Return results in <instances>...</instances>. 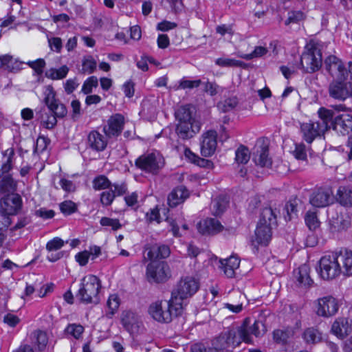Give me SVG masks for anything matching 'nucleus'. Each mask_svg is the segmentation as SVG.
Masks as SVG:
<instances>
[{
	"label": "nucleus",
	"mask_w": 352,
	"mask_h": 352,
	"mask_svg": "<svg viewBox=\"0 0 352 352\" xmlns=\"http://www.w3.org/2000/svg\"><path fill=\"white\" fill-rule=\"evenodd\" d=\"M249 324V319L245 318L243 324L238 329H232L221 333L212 341V345L219 352L232 351L242 341L250 343L246 327Z\"/></svg>",
	"instance_id": "f257e3e1"
},
{
	"label": "nucleus",
	"mask_w": 352,
	"mask_h": 352,
	"mask_svg": "<svg viewBox=\"0 0 352 352\" xmlns=\"http://www.w3.org/2000/svg\"><path fill=\"white\" fill-rule=\"evenodd\" d=\"M178 302L179 298L175 297H171L169 300H157L149 306L148 313L159 322H170L173 318L181 315L183 311V307Z\"/></svg>",
	"instance_id": "f03ea898"
},
{
	"label": "nucleus",
	"mask_w": 352,
	"mask_h": 352,
	"mask_svg": "<svg viewBox=\"0 0 352 352\" xmlns=\"http://www.w3.org/2000/svg\"><path fill=\"white\" fill-rule=\"evenodd\" d=\"M100 288L99 278L94 275H88L82 279L76 296L82 302L96 304L99 302L98 295Z\"/></svg>",
	"instance_id": "7ed1b4c3"
},
{
	"label": "nucleus",
	"mask_w": 352,
	"mask_h": 352,
	"mask_svg": "<svg viewBox=\"0 0 352 352\" xmlns=\"http://www.w3.org/2000/svg\"><path fill=\"white\" fill-rule=\"evenodd\" d=\"M322 64L320 50L316 44L310 42L305 47V52L302 54L300 65L305 72L313 73L320 69Z\"/></svg>",
	"instance_id": "20e7f679"
},
{
	"label": "nucleus",
	"mask_w": 352,
	"mask_h": 352,
	"mask_svg": "<svg viewBox=\"0 0 352 352\" xmlns=\"http://www.w3.org/2000/svg\"><path fill=\"white\" fill-rule=\"evenodd\" d=\"M199 289V283L190 276L181 278L176 288L172 292V298H179L178 303L184 307V300L191 297Z\"/></svg>",
	"instance_id": "39448f33"
},
{
	"label": "nucleus",
	"mask_w": 352,
	"mask_h": 352,
	"mask_svg": "<svg viewBox=\"0 0 352 352\" xmlns=\"http://www.w3.org/2000/svg\"><path fill=\"white\" fill-rule=\"evenodd\" d=\"M135 164L142 170L156 174L164 166V160L159 154L148 153L140 156L135 160Z\"/></svg>",
	"instance_id": "423d86ee"
},
{
	"label": "nucleus",
	"mask_w": 352,
	"mask_h": 352,
	"mask_svg": "<svg viewBox=\"0 0 352 352\" xmlns=\"http://www.w3.org/2000/svg\"><path fill=\"white\" fill-rule=\"evenodd\" d=\"M332 253L322 256L320 260V275L324 280L335 278L342 273V267L338 264Z\"/></svg>",
	"instance_id": "0eeeda50"
},
{
	"label": "nucleus",
	"mask_w": 352,
	"mask_h": 352,
	"mask_svg": "<svg viewBox=\"0 0 352 352\" xmlns=\"http://www.w3.org/2000/svg\"><path fill=\"white\" fill-rule=\"evenodd\" d=\"M346 78H335L330 82L328 88L329 96L338 100L344 101L352 97V83L346 82Z\"/></svg>",
	"instance_id": "6e6552de"
},
{
	"label": "nucleus",
	"mask_w": 352,
	"mask_h": 352,
	"mask_svg": "<svg viewBox=\"0 0 352 352\" xmlns=\"http://www.w3.org/2000/svg\"><path fill=\"white\" fill-rule=\"evenodd\" d=\"M146 276L149 281L162 283L170 277V270L166 262L153 261L147 265Z\"/></svg>",
	"instance_id": "1a4fd4ad"
},
{
	"label": "nucleus",
	"mask_w": 352,
	"mask_h": 352,
	"mask_svg": "<svg viewBox=\"0 0 352 352\" xmlns=\"http://www.w3.org/2000/svg\"><path fill=\"white\" fill-rule=\"evenodd\" d=\"M45 96L44 102L50 113L59 118H63L67 114L66 107L56 98V92L51 85L46 87Z\"/></svg>",
	"instance_id": "9d476101"
},
{
	"label": "nucleus",
	"mask_w": 352,
	"mask_h": 352,
	"mask_svg": "<svg viewBox=\"0 0 352 352\" xmlns=\"http://www.w3.org/2000/svg\"><path fill=\"white\" fill-rule=\"evenodd\" d=\"M300 130L303 140L307 143L311 144L317 137L324 134L326 126L323 122L318 123L316 121H309L301 123Z\"/></svg>",
	"instance_id": "9b49d317"
},
{
	"label": "nucleus",
	"mask_w": 352,
	"mask_h": 352,
	"mask_svg": "<svg viewBox=\"0 0 352 352\" xmlns=\"http://www.w3.org/2000/svg\"><path fill=\"white\" fill-rule=\"evenodd\" d=\"M351 225V217L345 212H334L329 220V230L333 235L346 232Z\"/></svg>",
	"instance_id": "f8f14e48"
},
{
	"label": "nucleus",
	"mask_w": 352,
	"mask_h": 352,
	"mask_svg": "<svg viewBox=\"0 0 352 352\" xmlns=\"http://www.w3.org/2000/svg\"><path fill=\"white\" fill-rule=\"evenodd\" d=\"M324 67L328 73L335 79L346 78L348 72L342 61L334 55L324 60Z\"/></svg>",
	"instance_id": "ddd939ff"
},
{
	"label": "nucleus",
	"mask_w": 352,
	"mask_h": 352,
	"mask_svg": "<svg viewBox=\"0 0 352 352\" xmlns=\"http://www.w3.org/2000/svg\"><path fill=\"white\" fill-rule=\"evenodd\" d=\"M124 125V117L116 113L109 118L107 124L103 126V132L107 138H117L121 134Z\"/></svg>",
	"instance_id": "4468645a"
},
{
	"label": "nucleus",
	"mask_w": 352,
	"mask_h": 352,
	"mask_svg": "<svg viewBox=\"0 0 352 352\" xmlns=\"http://www.w3.org/2000/svg\"><path fill=\"white\" fill-rule=\"evenodd\" d=\"M21 207V199L17 194H8L0 200V214L14 215Z\"/></svg>",
	"instance_id": "2eb2a0df"
},
{
	"label": "nucleus",
	"mask_w": 352,
	"mask_h": 352,
	"mask_svg": "<svg viewBox=\"0 0 352 352\" xmlns=\"http://www.w3.org/2000/svg\"><path fill=\"white\" fill-rule=\"evenodd\" d=\"M338 308L339 305L337 299L331 296H327L318 300L317 314L320 316H332L338 312Z\"/></svg>",
	"instance_id": "dca6fc26"
},
{
	"label": "nucleus",
	"mask_w": 352,
	"mask_h": 352,
	"mask_svg": "<svg viewBox=\"0 0 352 352\" xmlns=\"http://www.w3.org/2000/svg\"><path fill=\"white\" fill-rule=\"evenodd\" d=\"M333 201V191L330 188H320L310 196L309 203L314 207L322 208Z\"/></svg>",
	"instance_id": "f3484780"
},
{
	"label": "nucleus",
	"mask_w": 352,
	"mask_h": 352,
	"mask_svg": "<svg viewBox=\"0 0 352 352\" xmlns=\"http://www.w3.org/2000/svg\"><path fill=\"white\" fill-rule=\"evenodd\" d=\"M217 137L216 131L212 130L203 134L201 144V153L203 156L210 157L214 153L217 146Z\"/></svg>",
	"instance_id": "a211bd4d"
},
{
	"label": "nucleus",
	"mask_w": 352,
	"mask_h": 352,
	"mask_svg": "<svg viewBox=\"0 0 352 352\" xmlns=\"http://www.w3.org/2000/svg\"><path fill=\"white\" fill-rule=\"evenodd\" d=\"M333 129L342 134L348 135L352 131V116L349 113H342L335 116L331 122Z\"/></svg>",
	"instance_id": "6ab92c4d"
},
{
	"label": "nucleus",
	"mask_w": 352,
	"mask_h": 352,
	"mask_svg": "<svg viewBox=\"0 0 352 352\" xmlns=\"http://www.w3.org/2000/svg\"><path fill=\"white\" fill-rule=\"evenodd\" d=\"M200 129L201 124L199 121L177 124L176 133L180 138L187 140L192 138Z\"/></svg>",
	"instance_id": "aec40b11"
},
{
	"label": "nucleus",
	"mask_w": 352,
	"mask_h": 352,
	"mask_svg": "<svg viewBox=\"0 0 352 352\" xmlns=\"http://www.w3.org/2000/svg\"><path fill=\"white\" fill-rule=\"evenodd\" d=\"M331 253L336 254L335 258L342 267V273L347 276L352 275V251L344 250Z\"/></svg>",
	"instance_id": "412c9836"
},
{
	"label": "nucleus",
	"mask_w": 352,
	"mask_h": 352,
	"mask_svg": "<svg viewBox=\"0 0 352 352\" xmlns=\"http://www.w3.org/2000/svg\"><path fill=\"white\" fill-rule=\"evenodd\" d=\"M309 272L310 268L306 264L300 265L294 272V277L298 287L307 288L312 285L314 282L310 277Z\"/></svg>",
	"instance_id": "4be33fe9"
},
{
	"label": "nucleus",
	"mask_w": 352,
	"mask_h": 352,
	"mask_svg": "<svg viewBox=\"0 0 352 352\" xmlns=\"http://www.w3.org/2000/svg\"><path fill=\"white\" fill-rule=\"evenodd\" d=\"M121 322L124 327L129 332H133L140 326L139 316L131 310L124 311L121 316Z\"/></svg>",
	"instance_id": "5701e85b"
},
{
	"label": "nucleus",
	"mask_w": 352,
	"mask_h": 352,
	"mask_svg": "<svg viewBox=\"0 0 352 352\" xmlns=\"http://www.w3.org/2000/svg\"><path fill=\"white\" fill-rule=\"evenodd\" d=\"M189 196L187 188L184 186H179L174 188L168 195V204L173 208L183 203Z\"/></svg>",
	"instance_id": "b1692460"
},
{
	"label": "nucleus",
	"mask_w": 352,
	"mask_h": 352,
	"mask_svg": "<svg viewBox=\"0 0 352 352\" xmlns=\"http://www.w3.org/2000/svg\"><path fill=\"white\" fill-rule=\"evenodd\" d=\"M223 229V226L215 219H208L198 224L199 232L203 234H215Z\"/></svg>",
	"instance_id": "393cba45"
},
{
	"label": "nucleus",
	"mask_w": 352,
	"mask_h": 352,
	"mask_svg": "<svg viewBox=\"0 0 352 352\" xmlns=\"http://www.w3.org/2000/svg\"><path fill=\"white\" fill-rule=\"evenodd\" d=\"M89 146L96 151H104L107 145V138L97 131H91L87 137Z\"/></svg>",
	"instance_id": "a878e982"
},
{
	"label": "nucleus",
	"mask_w": 352,
	"mask_h": 352,
	"mask_svg": "<svg viewBox=\"0 0 352 352\" xmlns=\"http://www.w3.org/2000/svg\"><path fill=\"white\" fill-rule=\"evenodd\" d=\"M272 227L269 226L257 225L255 230V239L252 240L254 245L256 243L258 245H267L272 238Z\"/></svg>",
	"instance_id": "bb28decb"
},
{
	"label": "nucleus",
	"mask_w": 352,
	"mask_h": 352,
	"mask_svg": "<svg viewBox=\"0 0 352 352\" xmlns=\"http://www.w3.org/2000/svg\"><path fill=\"white\" fill-rule=\"evenodd\" d=\"M220 267L225 275L228 278H232L235 274V270L239 267L240 261L236 256H231L226 259H220Z\"/></svg>",
	"instance_id": "cd10ccee"
},
{
	"label": "nucleus",
	"mask_w": 352,
	"mask_h": 352,
	"mask_svg": "<svg viewBox=\"0 0 352 352\" xmlns=\"http://www.w3.org/2000/svg\"><path fill=\"white\" fill-rule=\"evenodd\" d=\"M351 325L348 319L344 318H338L332 324L331 331L337 337L344 338L351 332Z\"/></svg>",
	"instance_id": "c85d7f7f"
},
{
	"label": "nucleus",
	"mask_w": 352,
	"mask_h": 352,
	"mask_svg": "<svg viewBox=\"0 0 352 352\" xmlns=\"http://www.w3.org/2000/svg\"><path fill=\"white\" fill-rule=\"evenodd\" d=\"M336 199L344 207H352V186H340L337 190Z\"/></svg>",
	"instance_id": "c756f323"
},
{
	"label": "nucleus",
	"mask_w": 352,
	"mask_h": 352,
	"mask_svg": "<svg viewBox=\"0 0 352 352\" xmlns=\"http://www.w3.org/2000/svg\"><path fill=\"white\" fill-rule=\"evenodd\" d=\"M177 124L197 121L192 116V110L189 105L182 106L175 113Z\"/></svg>",
	"instance_id": "7c9ffc66"
},
{
	"label": "nucleus",
	"mask_w": 352,
	"mask_h": 352,
	"mask_svg": "<svg viewBox=\"0 0 352 352\" xmlns=\"http://www.w3.org/2000/svg\"><path fill=\"white\" fill-rule=\"evenodd\" d=\"M276 224V214L271 208H265L263 209L259 221L257 225L269 226L272 227Z\"/></svg>",
	"instance_id": "2f4dec72"
},
{
	"label": "nucleus",
	"mask_w": 352,
	"mask_h": 352,
	"mask_svg": "<svg viewBox=\"0 0 352 352\" xmlns=\"http://www.w3.org/2000/svg\"><path fill=\"white\" fill-rule=\"evenodd\" d=\"M256 152L257 155L254 158L255 163L261 167H270L272 165V160L269 157L268 147L263 145Z\"/></svg>",
	"instance_id": "473e14b6"
},
{
	"label": "nucleus",
	"mask_w": 352,
	"mask_h": 352,
	"mask_svg": "<svg viewBox=\"0 0 352 352\" xmlns=\"http://www.w3.org/2000/svg\"><path fill=\"white\" fill-rule=\"evenodd\" d=\"M229 200L226 196H219L211 204L212 213L215 216L221 215L226 210Z\"/></svg>",
	"instance_id": "72a5a7b5"
},
{
	"label": "nucleus",
	"mask_w": 352,
	"mask_h": 352,
	"mask_svg": "<svg viewBox=\"0 0 352 352\" xmlns=\"http://www.w3.org/2000/svg\"><path fill=\"white\" fill-rule=\"evenodd\" d=\"M36 115L41 120L42 125L46 129H51L57 123L56 117L50 112L48 114L45 109H41L36 112Z\"/></svg>",
	"instance_id": "f704fd0d"
},
{
	"label": "nucleus",
	"mask_w": 352,
	"mask_h": 352,
	"mask_svg": "<svg viewBox=\"0 0 352 352\" xmlns=\"http://www.w3.org/2000/svg\"><path fill=\"white\" fill-rule=\"evenodd\" d=\"M21 63L10 55L0 56V67L7 69L9 72L19 70Z\"/></svg>",
	"instance_id": "c9c22d12"
},
{
	"label": "nucleus",
	"mask_w": 352,
	"mask_h": 352,
	"mask_svg": "<svg viewBox=\"0 0 352 352\" xmlns=\"http://www.w3.org/2000/svg\"><path fill=\"white\" fill-rule=\"evenodd\" d=\"M318 114L320 120L316 122L318 123L323 122L326 126V131H327L330 129L329 123H331L335 118L334 111L331 109L321 107L318 109Z\"/></svg>",
	"instance_id": "e433bc0d"
},
{
	"label": "nucleus",
	"mask_w": 352,
	"mask_h": 352,
	"mask_svg": "<svg viewBox=\"0 0 352 352\" xmlns=\"http://www.w3.org/2000/svg\"><path fill=\"white\" fill-rule=\"evenodd\" d=\"M249 319V324L246 327L248 336L250 334L254 335L256 337L260 336L265 333L266 328L262 321L255 320L254 323L250 325V319ZM250 337V336H249ZM251 339V338H250Z\"/></svg>",
	"instance_id": "4c0bfd02"
},
{
	"label": "nucleus",
	"mask_w": 352,
	"mask_h": 352,
	"mask_svg": "<svg viewBox=\"0 0 352 352\" xmlns=\"http://www.w3.org/2000/svg\"><path fill=\"white\" fill-rule=\"evenodd\" d=\"M16 190V184L10 175L4 176L0 182V192L1 193L11 192Z\"/></svg>",
	"instance_id": "58836bf2"
},
{
	"label": "nucleus",
	"mask_w": 352,
	"mask_h": 352,
	"mask_svg": "<svg viewBox=\"0 0 352 352\" xmlns=\"http://www.w3.org/2000/svg\"><path fill=\"white\" fill-rule=\"evenodd\" d=\"M120 300L117 294H111L109 296L107 302L109 311L106 313L107 318H111L118 309Z\"/></svg>",
	"instance_id": "ea45409f"
},
{
	"label": "nucleus",
	"mask_w": 352,
	"mask_h": 352,
	"mask_svg": "<svg viewBox=\"0 0 352 352\" xmlns=\"http://www.w3.org/2000/svg\"><path fill=\"white\" fill-rule=\"evenodd\" d=\"M238 104L236 97L228 98L218 102L217 108L221 111L226 113L234 109Z\"/></svg>",
	"instance_id": "a19ab883"
},
{
	"label": "nucleus",
	"mask_w": 352,
	"mask_h": 352,
	"mask_svg": "<svg viewBox=\"0 0 352 352\" xmlns=\"http://www.w3.org/2000/svg\"><path fill=\"white\" fill-rule=\"evenodd\" d=\"M250 158L249 149L245 146H240L235 152V161L238 164H245Z\"/></svg>",
	"instance_id": "79ce46f5"
},
{
	"label": "nucleus",
	"mask_w": 352,
	"mask_h": 352,
	"mask_svg": "<svg viewBox=\"0 0 352 352\" xmlns=\"http://www.w3.org/2000/svg\"><path fill=\"white\" fill-rule=\"evenodd\" d=\"M68 72V67L63 65L59 69H50L46 72V76L52 80L63 79L67 75Z\"/></svg>",
	"instance_id": "37998d69"
},
{
	"label": "nucleus",
	"mask_w": 352,
	"mask_h": 352,
	"mask_svg": "<svg viewBox=\"0 0 352 352\" xmlns=\"http://www.w3.org/2000/svg\"><path fill=\"white\" fill-rule=\"evenodd\" d=\"M303 338L307 343L311 344H315L321 340L320 333L314 328L307 329L303 333Z\"/></svg>",
	"instance_id": "c03bdc74"
},
{
	"label": "nucleus",
	"mask_w": 352,
	"mask_h": 352,
	"mask_svg": "<svg viewBox=\"0 0 352 352\" xmlns=\"http://www.w3.org/2000/svg\"><path fill=\"white\" fill-rule=\"evenodd\" d=\"M33 337L35 340L34 343L38 346V350H43L47 343V334L42 331H37L34 332Z\"/></svg>",
	"instance_id": "a18cd8bd"
},
{
	"label": "nucleus",
	"mask_w": 352,
	"mask_h": 352,
	"mask_svg": "<svg viewBox=\"0 0 352 352\" xmlns=\"http://www.w3.org/2000/svg\"><path fill=\"white\" fill-rule=\"evenodd\" d=\"M305 219L307 226L311 230H316L320 226V222L315 212H308L305 215Z\"/></svg>",
	"instance_id": "49530a36"
},
{
	"label": "nucleus",
	"mask_w": 352,
	"mask_h": 352,
	"mask_svg": "<svg viewBox=\"0 0 352 352\" xmlns=\"http://www.w3.org/2000/svg\"><path fill=\"white\" fill-rule=\"evenodd\" d=\"M83 331L84 327L80 324H70L65 329V332L67 334L72 336L76 339H78L81 336Z\"/></svg>",
	"instance_id": "de8ad7c7"
},
{
	"label": "nucleus",
	"mask_w": 352,
	"mask_h": 352,
	"mask_svg": "<svg viewBox=\"0 0 352 352\" xmlns=\"http://www.w3.org/2000/svg\"><path fill=\"white\" fill-rule=\"evenodd\" d=\"M267 52L268 50L266 47L263 46H257L252 53L244 54L241 56V57L245 60H249L254 58L261 57L267 54Z\"/></svg>",
	"instance_id": "09e8293b"
},
{
	"label": "nucleus",
	"mask_w": 352,
	"mask_h": 352,
	"mask_svg": "<svg viewBox=\"0 0 352 352\" xmlns=\"http://www.w3.org/2000/svg\"><path fill=\"white\" fill-rule=\"evenodd\" d=\"M14 155L13 149H8L5 152L4 155L7 157L6 161L2 164L1 172L2 174L8 173L12 168V159Z\"/></svg>",
	"instance_id": "8fccbe9b"
},
{
	"label": "nucleus",
	"mask_w": 352,
	"mask_h": 352,
	"mask_svg": "<svg viewBox=\"0 0 352 352\" xmlns=\"http://www.w3.org/2000/svg\"><path fill=\"white\" fill-rule=\"evenodd\" d=\"M184 155L190 162L197 164L198 166H204L208 162L199 157L193 153L188 148H184Z\"/></svg>",
	"instance_id": "3c124183"
},
{
	"label": "nucleus",
	"mask_w": 352,
	"mask_h": 352,
	"mask_svg": "<svg viewBox=\"0 0 352 352\" xmlns=\"http://www.w3.org/2000/svg\"><path fill=\"white\" fill-rule=\"evenodd\" d=\"M215 63L221 67H241L242 62L232 58H217Z\"/></svg>",
	"instance_id": "603ef678"
},
{
	"label": "nucleus",
	"mask_w": 352,
	"mask_h": 352,
	"mask_svg": "<svg viewBox=\"0 0 352 352\" xmlns=\"http://www.w3.org/2000/svg\"><path fill=\"white\" fill-rule=\"evenodd\" d=\"M60 209L65 214H71L77 210V206L72 201H65L60 204Z\"/></svg>",
	"instance_id": "864d4df0"
},
{
	"label": "nucleus",
	"mask_w": 352,
	"mask_h": 352,
	"mask_svg": "<svg viewBox=\"0 0 352 352\" xmlns=\"http://www.w3.org/2000/svg\"><path fill=\"white\" fill-rule=\"evenodd\" d=\"M293 154L297 160H306L307 152L305 145L302 142L296 143L295 144V150L293 151Z\"/></svg>",
	"instance_id": "5fc2aeb1"
},
{
	"label": "nucleus",
	"mask_w": 352,
	"mask_h": 352,
	"mask_svg": "<svg viewBox=\"0 0 352 352\" xmlns=\"http://www.w3.org/2000/svg\"><path fill=\"white\" fill-rule=\"evenodd\" d=\"M111 183L104 176H99L93 182L94 188L96 190L105 189L110 186Z\"/></svg>",
	"instance_id": "6e6d98bb"
},
{
	"label": "nucleus",
	"mask_w": 352,
	"mask_h": 352,
	"mask_svg": "<svg viewBox=\"0 0 352 352\" xmlns=\"http://www.w3.org/2000/svg\"><path fill=\"white\" fill-rule=\"evenodd\" d=\"M239 302L235 305L226 303L225 307L234 313H239L242 310L243 303L245 300V296L243 294L239 293Z\"/></svg>",
	"instance_id": "4d7b16f0"
},
{
	"label": "nucleus",
	"mask_w": 352,
	"mask_h": 352,
	"mask_svg": "<svg viewBox=\"0 0 352 352\" xmlns=\"http://www.w3.org/2000/svg\"><path fill=\"white\" fill-rule=\"evenodd\" d=\"M98 86V79L96 76L89 77L83 84L82 91L85 94H89L92 91L93 87Z\"/></svg>",
	"instance_id": "13d9d810"
},
{
	"label": "nucleus",
	"mask_w": 352,
	"mask_h": 352,
	"mask_svg": "<svg viewBox=\"0 0 352 352\" xmlns=\"http://www.w3.org/2000/svg\"><path fill=\"white\" fill-rule=\"evenodd\" d=\"M191 352H219L212 345H206L204 343H196L192 345Z\"/></svg>",
	"instance_id": "bf43d9fd"
},
{
	"label": "nucleus",
	"mask_w": 352,
	"mask_h": 352,
	"mask_svg": "<svg viewBox=\"0 0 352 352\" xmlns=\"http://www.w3.org/2000/svg\"><path fill=\"white\" fill-rule=\"evenodd\" d=\"M96 61L93 58H87L83 60L82 62V73H88L91 74L94 72L96 68Z\"/></svg>",
	"instance_id": "052dcab7"
},
{
	"label": "nucleus",
	"mask_w": 352,
	"mask_h": 352,
	"mask_svg": "<svg viewBox=\"0 0 352 352\" xmlns=\"http://www.w3.org/2000/svg\"><path fill=\"white\" fill-rule=\"evenodd\" d=\"M71 118L74 121H76L81 116L80 102L78 100H74L71 102Z\"/></svg>",
	"instance_id": "680f3d73"
},
{
	"label": "nucleus",
	"mask_w": 352,
	"mask_h": 352,
	"mask_svg": "<svg viewBox=\"0 0 352 352\" xmlns=\"http://www.w3.org/2000/svg\"><path fill=\"white\" fill-rule=\"evenodd\" d=\"M305 19V14L301 11H294L289 13V16L287 20L285 21L286 25L292 23H297L300 21H302Z\"/></svg>",
	"instance_id": "e2e57ef3"
},
{
	"label": "nucleus",
	"mask_w": 352,
	"mask_h": 352,
	"mask_svg": "<svg viewBox=\"0 0 352 352\" xmlns=\"http://www.w3.org/2000/svg\"><path fill=\"white\" fill-rule=\"evenodd\" d=\"M100 224L102 226H110L113 230H117L121 228V224L118 219H111L109 217H102L100 219Z\"/></svg>",
	"instance_id": "0e129e2a"
},
{
	"label": "nucleus",
	"mask_w": 352,
	"mask_h": 352,
	"mask_svg": "<svg viewBox=\"0 0 352 352\" xmlns=\"http://www.w3.org/2000/svg\"><path fill=\"white\" fill-rule=\"evenodd\" d=\"M31 68H32L38 74H41L43 72V68L45 66V62L43 59L39 58L35 61H29L27 63Z\"/></svg>",
	"instance_id": "69168bd1"
},
{
	"label": "nucleus",
	"mask_w": 352,
	"mask_h": 352,
	"mask_svg": "<svg viewBox=\"0 0 352 352\" xmlns=\"http://www.w3.org/2000/svg\"><path fill=\"white\" fill-rule=\"evenodd\" d=\"M64 245V241L56 237L53 239L52 240L47 242L46 245V248L49 251H54L57 250L60 248H61Z\"/></svg>",
	"instance_id": "338daca9"
},
{
	"label": "nucleus",
	"mask_w": 352,
	"mask_h": 352,
	"mask_svg": "<svg viewBox=\"0 0 352 352\" xmlns=\"http://www.w3.org/2000/svg\"><path fill=\"white\" fill-rule=\"evenodd\" d=\"M115 198V193L113 190L105 191L101 194L100 201L104 206H109Z\"/></svg>",
	"instance_id": "774afa93"
}]
</instances>
